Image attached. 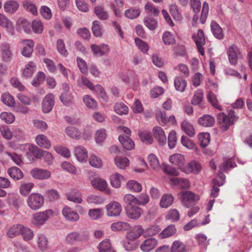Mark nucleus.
I'll list each match as a JSON object with an SVG mask.
<instances>
[{
    "mask_svg": "<svg viewBox=\"0 0 252 252\" xmlns=\"http://www.w3.org/2000/svg\"><path fill=\"white\" fill-rule=\"evenodd\" d=\"M158 241L154 238H150L146 239L141 244L140 248L143 252H148L153 249L157 245Z\"/></svg>",
    "mask_w": 252,
    "mask_h": 252,
    "instance_id": "a211bd4d",
    "label": "nucleus"
},
{
    "mask_svg": "<svg viewBox=\"0 0 252 252\" xmlns=\"http://www.w3.org/2000/svg\"><path fill=\"white\" fill-rule=\"evenodd\" d=\"M167 220H172L173 222L177 221L180 219V214L176 209H171L168 211L166 216Z\"/></svg>",
    "mask_w": 252,
    "mask_h": 252,
    "instance_id": "6e6d98bb",
    "label": "nucleus"
},
{
    "mask_svg": "<svg viewBox=\"0 0 252 252\" xmlns=\"http://www.w3.org/2000/svg\"><path fill=\"white\" fill-rule=\"evenodd\" d=\"M127 188L134 192H139L142 190V186L138 182L135 180H131L126 184Z\"/></svg>",
    "mask_w": 252,
    "mask_h": 252,
    "instance_id": "de8ad7c7",
    "label": "nucleus"
},
{
    "mask_svg": "<svg viewBox=\"0 0 252 252\" xmlns=\"http://www.w3.org/2000/svg\"><path fill=\"white\" fill-rule=\"evenodd\" d=\"M124 201L126 204L125 210L138 205L137 198L131 194H126L124 197Z\"/></svg>",
    "mask_w": 252,
    "mask_h": 252,
    "instance_id": "b1692460",
    "label": "nucleus"
},
{
    "mask_svg": "<svg viewBox=\"0 0 252 252\" xmlns=\"http://www.w3.org/2000/svg\"><path fill=\"white\" fill-rule=\"evenodd\" d=\"M138 206L127 208L125 210L126 215L129 219L137 220L140 217L142 211Z\"/></svg>",
    "mask_w": 252,
    "mask_h": 252,
    "instance_id": "2eb2a0df",
    "label": "nucleus"
},
{
    "mask_svg": "<svg viewBox=\"0 0 252 252\" xmlns=\"http://www.w3.org/2000/svg\"><path fill=\"white\" fill-rule=\"evenodd\" d=\"M198 123L199 125L204 127H212L214 126L215 120L210 115L205 114L198 119Z\"/></svg>",
    "mask_w": 252,
    "mask_h": 252,
    "instance_id": "f3484780",
    "label": "nucleus"
},
{
    "mask_svg": "<svg viewBox=\"0 0 252 252\" xmlns=\"http://www.w3.org/2000/svg\"><path fill=\"white\" fill-rule=\"evenodd\" d=\"M114 111L117 114L123 115L128 113V107L122 102L116 103L114 105Z\"/></svg>",
    "mask_w": 252,
    "mask_h": 252,
    "instance_id": "a19ab883",
    "label": "nucleus"
},
{
    "mask_svg": "<svg viewBox=\"0 0 252 252\" xmlns=\"http://www.w3.org/2000/svg\"><path fill=\"white\" fill-rule=\"evenodd\" d=\"M203 98V92L201 90H198L194 94L191 103L192 105H200Z\"/></svg>",
    "mask_w": 252,
    "mask_h": 252,
    "instance_id": "8fccbe9b",
    "label": "nucleus"
},
{
    "mask_svg": "<svg viewBox=\"0 0 252 252\" xmlns=\"http://www.w3.org/2000/svg\"><path fill=\"white\" fill-rule=\"evenodd\" d=\"M107 215L110 217L119 216L122 211L121 204L116 201L110 203L106 206Z\"/></svg>",
    "mask_w": 252,
    "mask_h": 252,
    "instance_id": "9d476101",
    "label": "nucleus"
},
{
    "mask_svg": "<svg viewBox=\"0 0 252 252\" xmlns=\"http://www.w3.org/2000/svg\"><path fill=\"white\" fill-rule=\"evenodd\" d=\"M65 132L67 135L72 138L78 139L80 137V132L75 127H67L66 128Z\"/></svg>",
    "mask_w": 252,
    "mask_h": 252,
    "instance_id": "5fc2aeb1",
    "label": "nucleus"
},
{
    "mask_svg": "<svg viewBox=\"0 0 252 252\" xmlns=\"http://www.w3.org/2000/svg\"><path fill=\"white\" fill-rule=\"evenodd\" d=\"M1 58L4 62H9L13 57L10 45L6 42L2 43L0 45Z\"/></svg>",
    "mask_w": 252,
    "mask_h": 252,
    "instance_id": "39448f33",
    "label": "nucleus"
},
{
    "mask_svg": "<svg viewBox=\"0 0 252 252\" xmlns=\"http://www.w3.org/2000/svg\"><path fill=\"white\" fill-rule=\"evenodd\" d=\"M169 160L172 164L181 167L184 164L185 158L183 155L177 154L171 155Z\"/></svg>",
    "mask_w": 252,
    "mask_h": 252,
    "instance_id": "72a5a7b5",
    "label": "nucleus"
},
{
    "mask_svg": "<svg viewBox=\"0 0 252 252\" xmlns=\"http://www.w3.org/2000/svg\"><path fill=\"white\" fill-rule=\"evenodd\" d=\"M111 228L113 231H125L129 229V225L126 222L119 221L113 223Z\"/></svg>",
    "mask_w": 252,
    "mask_h": 252,
    "instance_id": "e433bc0d",
    "label": "nucleus"
},
{
    "mask_svg": "<svg viewBox=\"0 0 252 252\" xmlns=\"http://www.w3.org/2000/svg\"><path fill=\"white\" fill-rule=\"evenodd\" d=\"M38 246L40 249L44 251L48 247V240L47 238L43 234H40L38 236Z\"/></svg>",
    "mask_w": 252,
    "mask_h": 252,
    "instance_id": "338daca9",
    "label": "nucleus"
},
{
    "mask_svg": "<svg viewBox=\"0 0 252 252\" xmlns=\"http://www.w3.org/2000/svg\"><path fill=\"white\" fill-rule=\"evenodd\" d=\"M154 138L160 146L164 145L166 143V137L163 129L159 126H155L153 129Z\"/></svg>",
    "mask_w": 252,
    "mask_h": 252,
    "instance_id": "4468645a",
    "label": "nucleus"
},
{
    "mask_svg": "<svg viewBox=\"0 0 252 252\" xmlns=\"http://www.w3.org/2000/svg\"><path fill=\"white\" fill-rule=\"evenodd\" d=\"M193 38L196 43L198 52L201 55H204V49L203 46L205 44L206 42L203 30H199L197 35L193 36Z\"/></svg>",
    "mask_w": 252,
    "mask_h": 252,
    "instance_id": "1a4fd4ad",
    "label": "nucleus"
},
{
    "mask_svg": "<svg viewBox=\"0 0 252 252\" xmlns=\"http://www.w3.org/2000/svg\"><path fill=\"white\" fill-rule=\"evenodd\" d=\"M181 126L182 129L185 133L190 137L195 135V129L192 125L187 121H184L182 122Z\"/></svg>",
    "mask_w": 252,
    "mask_h": 252,
    "instance_id": "cd10ccee",
    "label": "nucleus"
},
{
    "mask_svg": "<svg viewBox=\"0 0 252 252\" xmlns=\"http://www.w3.org/2000/svg\"><path fill=\"white\" fill-rule=\"evenodd\" d=\"M31 174L34 178L39 180L47 179L51 176V173L50 171L38 168L32 169L31 171Z\"/></svg>",
    "mask_w": 252,
    "mask_h": 252,
    "instance_id": "ddd939ff",
    "label": "nucleus"
},
{
    "mask_svg": "<svg viewBox=\"0 0 252 252\" xmlns=\"http://www.w3.org/2000/svg\"><path fill=\"white\" fill-rule=\"evenodd\" d=\"M238 119V116L233 110L229 111L228 115L224 113H220L217 116L218 122L220 125V129L222 131H226Z\"/></svg>",
    "mask_w": 252,
    "mask_h": 252,
    "instance_id": "f257e3e1",
    "label": "nucleus"
},
{
    "mask_svg": "<svg viewBox=\"0 0 252 252\" xmlns=\"http://www.w3.org/2000/svg\"><path fill=\"white\" fill-rule=\"evenodd\" d=\"M174 86L177 91L183 92L186 88L187 82L181 77H176L174 80Z\"/></svg>",
    "mask_w": 252,
    "mask_h": 252,
    "instance_id": "f704fd0d",
    "label": "nucleus"
},
{
    "mask_svg": "<svg viewBox=\"0 0 252 252\" xmlns=\"http://www.w3.org/2000/svg\"><path fill=\"white\" fill-rule=\"evenodd\" d=\"M57 48L58 52L64 57L68 55V52L65 47V44L62 39H59L57 41Z\"/></svg>",
    "mask_w": 252,
    "mask_h": 252,
    "instance_id": "0e129e2a",
    "label": "nucleus"
},
{
    "mask_svg": "<svg viewBox=\"0 0 252 252\" xmlns=\"http://www.w3.org/2000/svg\"><path fill=\"white\" fill-rule=\"evenodd\" d=\"M211 31L215 37L219 39L223 38L224 35L222 29L220 26L215 21H212L211 23Z\"/></svg>",
    "mask_w": 252,
    "mask_h": 252,
    "instance_id": "393cba45",
    "label": "nucleus"
},
{
    "mask_svg": "<svg viewBox=\"0 0 252 252\" xmlns=\"http://www.w3.org/2000/svg\"><path fill=\"white\" fill-rule=\"evenodd\" d=\"M54 105V97L53 94H49L46 95L43 99L42 108L45 113L50 112Z\"/></svg>",
    "mask_w": 252,
    "mask_h": 252,
    "instance_id": "f8f14e48",
    "label": "nucleus"
},
{
    "mask_svg": "<svg viewBox=\"0 0 252 252\" xmlns=\"http://www.w3.org/2000/svg\"><path fill=\"white\" fill-rule=\"evenodd\" d=\"M162 40L164 43L166 45H169L175 43V40L173 34L170 32H164L162 36Z\"/></svg>",
    "mask_w": 252,
    "mask_h": 252,
    "instance_id": "680f3d73",
    "label": "nucleus"
},
{
    "mask_svg": "<svg viewBox=\"0 0 252 252\" xmlns=\"http://www.w3.org/2000/svg\"><path fill=\"white\" fill-rule=\"evenodd\" d=\"M62 212L65 219L69 221L76 222L79 219L77 213L68 206L64 207Z\"/></svg>",
    "mask_w": 252,
    "mask_h": 252,
    "instance_id": "9b49d317",
    "label": "nucleus"
},
{
    "mask_svg": "<svg viewBox=\"0 0 252 252\" xmlns=\"http://www.w3.org/2000/svg\"><path fill=\"white\" fill-rule=\"evenodd\" d=\"M103 209L100 208L91 209L89 211V215L93 220H97L103 215Z\"/></svg>",
    "mask_w": 252,
    "mask_h": 252,
    "instance_id": "4d7b16f0",
    "label": "nucleus"
},
{
    "mask_svg": "<svg viewBox=\"0 0 252 252\" xmlns=\"http://www.w3.org/2000/svg\"><path fill=\"white\" fill-rule=\"evenodd\" d=\"M201 168L202 166L198 161L192 160L187 166L182 168L181 170L186 173L197 174L200 172Z\"/></svg>",
    "mask_w": 252,
    "mask_h": 252,
    "instance_id": "6e6552de",
    "label": "nucleus"
},
{
    "mask_svg": "<svg viewBox=\"0 0 252 252\" xmlns=\"http://www.w3.org/2000/svg\"><path fill=\"white\" fill-rule=\"evenodd\" d=\"M98 249L99 252H106V251L113 250L110 241L107 239L100 243L98 246Z\"/></svg>",
    "mask_w": 252,
    "mask_h": 252,
    "instance_id": "052dcab7",
    "label": "nucleus"
},
{
    "mask_svg": "<svg viewBox=\"0 0 252 252\" xmlns=\"http://www.w3.org/2000/svg\"><path fill=\"white\" fill-rule=\"evenodd\" d=\"M90 164L95 168H99L101 167L102 162L101 159L94 155H92L89 158Z\"/></svg>",
    "mask_w": 252,
    "mask_h": 252,
    "instance_id": "864d4df0",
    "label": "nucleus"
},
{
    "mask_svg": "<svg viewBox=\"0 0 252 252\" xmlns=\"http://www.w3.org/2000/svg\"><path fill=\"white\" fill-rule=\"evenodd\" d=\"M89 234L88 233L83 232L78 233L73 232L68 234L66 237V241L70 244H74L77 242L83 241L88 239Z\"/></svg>",
    "mask_w": 252,
    "mask_h": 252,
    "instance_id": "423d86ee",
    "label": "nucleus"
},
{
    "mask_svg": "<svg viewBox=\"0 0 252 252\" xmlns=\"http://www.w3.org/2000/svg\"><path fill=\"white\" fill-rule=\"evenodd\" d=\"M0 118L7 124H11L15 120V117L13 114L5 112L0 114Z\"/></svg>",
    "mask_w": 252,
    "mask_h": 252,
    "instance_id": "69168bd1",
    "label": "nucleus"
},
{
    "mask_svg": "<svg viewBox=\"0 0 252 252\" xmlns=\"http://www.w3.org/2000/svg\"><path fill=\"white\" fill-rule=\"evenodd\" d=\"M123 179V177L121 174L116 173L110 177L111 184L113 187L118 188L121 186V181Z\"/></svg>",
    "mask_w": 252,
    "mask_h": 252,
    "instance_id": "c03bdc74",
    "label": "nucleus"
},
{
    "mask_svg": "<svg viewBox=\"0 0 252 252\" xmlns=\"http://www.w3.org/2000/svg\"><path fill=\"white\" fill-rule=\"evenodd\" d=\"M174 198L170 194H165L162 195L160 201L161 207L167 208L173 203Z\"/></svg>",
    "mask_w": 252,
    "mask_h": 252,
    "instance_id": "473e14b6",
    "label": "nucleus"
},
{
    "mask_svg": "<svg viewBox=\"0 0 252 252\" xmlns=\"http://www.w3.org/2000/svg\"><path fill=\"white\" fill-rule=\"evenodd\" d=\"M140 13L141 11L139 9L130 8L125 11V14L127 18L132 19L137 18Z\"/></svg>",
    "mask_w": 252,
    "mask_h": 252,
    "instance_id": "603ef678",
    "label": "nucleus"
},
{
    "mask_svg": "<svg viewBox=\"0 0 252 252\" xmlns=\"http://www.w3.org/2000/svg\"><path fill=\"white\" fill-rule=\"evenodd\" d=\"M45 77L46 76L44 73L41 71L38 72L33 79L32 83V85L34 87L39 86L40 84L44 81Z\"/></svg>",
    "mask_w": 252,
    "mask_h": 252,
    "instance_id": "bf43d9fd",
    "label": "nucleus"
},
{
    "mask_svg": "<svg viewBox=\"0 0 252 252\" xmlns=\"http://www.w3.org/2000/svg\"><path fill=\"white\" fill-rule=\"evenodd\" d=\"M22 6L24 9L31 12L34 15H37V10L36 6L31 1L25 0L23 1Z\"/></svg>",
    "mask_w": 252,
    "mask_h": 252,
    "instance_id": "c9c22d12",
    "label": "nucleus"
},
{
    "mask_svg": "<svg viewBox=\"0 0 252 252\" xmlns=\"http://www.w3.org/2000/svg\"><path fill=\"white\" fill-rule=\"evenodd\" d=\"M53 216V211L50 209L37 212L33 215L31 222L36 227L40 226L44 224Z\"/></svg>",
    "mask_w": 252,
    "mask_h": 252,
    "instance_id": "f03ea898",
    "label": "nucleus"
},
{
    "mask_svg": "<svg viewBox=\"0 0 252 252\" xmlns=\"http://www.w3.org/2000/svg\"><path fill=\"white\" fill-rule=\"evenodd\" d=\"M177 142L176 133L175 131H171L168 134V143L170 149H173L176 146Z\"/></svg>",
    "mask_w": 252,
    "mask_h": 252,
    "instance_id": "774afa93",
    "label": "nucleus"
},
{
    "mask_svg": "<svg viewBox=\"0 0 252 252\" xmlns=\"http://www.w3.org/2000/svg\"><path fill=\"white\" fill-rule=\"evenodd\" d=\"M67 199L76 203H81L82 201L81 193L78 190L73 189L66 194Z\"/></svg>",
    "mask_w": 252,
    "mask_h": 252,
    "instance_id": "a878e982",
    "label": "nucleus"
},
{
    "mask_svg": "<svg viewBox=\"0 0 252 252\" xmlns=\"http://www.w3.org/2000/svg\"><path fill=\"white\" fill-rule=\"evenodd\" d=\"M36 142L41 147L49 149L51 146V142L48 138L44 135L39 134L36 137Z\"/></svg>",
    "mask_w": 252,
    "mask_h": 252,
    "instance_id": "bb28decb",
    "label": "nucleus"
},
{
    "mask_svg": "<svg viewBox=\"0 0 252 252\" xmlns=\"http://www.w3.org/2000/svg\"><path fill=\"white\" fill-rule=\"evenodd\" d=\"M23 225L15 224L10 228L7 232V236L9 238H13L19 235L21 233Z\"/></svg>",
    "mask_w": 252,
    "mask_h": 252,
    "instance_id": "2f4dec72",
    "label": "nucleus"
},
{
    "mask_svg": "<svg viewBox=\"0 0 252 252\" xmlns=\"http://www.w3.org/2000/svg\"><path fill=\"white\" fill-rule=\"evenodd\" d=\"M92 31L95 37H101L102 36V29L99 21L96 20L93 22Z\"/></svg>",
    "mask_w": 252,
    "mask_h": 252,
    "instance_id": "37998d69",
    "label": "nucleus"
},
{
    "mask_svg": "<svg viewBox=\"0 0 252 252\" xmlns=\"http://www.w3.org/2000/svg\"><path fill=\"white\" fill-rule=\"evenodd\" d=\"M19 3L14 0L7 1L4 4V9L6 12L9 14L15 13L19 7Z\"/></svg>",
    "mask_w": 252,
    "mask_h": 252,
    "instance_id": "c756f323",
    "label": "nucleus"
},
{
    "mask_svg": "<svg viewBox=\"0 0 252 252\" xmlns=\"http://www.w3.org/2000/svg\"><path fill=\"white\" fill-rule=\"evenodd\" d=\"M186 249L185 245L180 241H175L173 242L171 252H186Z\"/></svg>",
    "mask_w": 252,
    "mask_h": 252,
    "instance_id": "09e8293b",
    "label": "nucleus"
},
{
    "mask_svg": "<svg viewBox=\"0 0 252 252\" xmlns=\"http://www.w3.org/2000/svg\"><path fill=\"white\" fill-rule=\"evenodd\" d=\"M94 12L100 20H105L108 18L107 12L105 10L102 6H95L94 9Z\"/></svg>",
    "mask_w": 252,
    "mask_h": 252,
    "instance_id": "58836bf2",
    "label": "nucleus"
},
{
    "mask_svg": "<svg viewBox=\"0 0 252 252\" xmlns=\"http://www.w3.org/2000/svg\"><path fill=\"white\" fill-rule=\"evenodd\" d=\"M22 43L26 45L22 51L23 56L26 57H30L32 54L34 46V42L31 39H24Z\"/></svg>",
    "mask_w": 252,
    "mask_h": 252,
    "instance_id": "dca6fc26",
    "label": "nucleus"
},
{
    "mask_svg": "<svg viewBox=\"0 0 252 252\" xmlns=\"http://www.w3.org/2000/svg\"><path fill=\"white\" fill-rule=\"evenodd\" d=\"M44 201V197L40 194L32 193L28 198L27 203L31 209L36 210L42 206Z\"/></svg>",
    "mask_w": 252,
    "mask_h": 252,
    "instance_id": "20e7f679",
    "label": "nucleus"
},
{
    "mask_svg": "<svg viewBox=\"0 0 252 252\" xmlns=\"http://www.w3.org/2000/svg\"><path fill=\"white\" fill-rule=\"evenodd\" d=\"M83 101L86 106L90 108H95L97 106L96 101L88 95H86L84 96Z\"/></svg>",
    "mask_w": 252,
    "mask_h": 252,
    "instance_id": "13d9d810",
    "label": "nucleus"
},
{
    "mask_svg": "<svg viewBox=\"0 0 252 252\" xmlns=\"http://www.w3.org/2000/svg\"><path fill=\"white\" fill-rule=\"evenodd\" d=\"M180 194L182 203L187 208H190L194 206L199 200V195L191 191H183L180 193Z\"/></svg>",
    "mask_w": 252,
    "mask_h": 252,
    "instance_id": "7ed1b4c3",
    "label": "nucleus"
},
{
    "mask_svg": "<svg viewBox=\"0 0 252 252\" xmlns=\"http://www.w3.org/2000/svg\"><path fill=\"white\" fill-rule=\"evenodd\" d=\"M2 102L5 105L13 107L15 104V100L13 96L9 93H4L1 96Z\"/></svg>",
    "mask_w": 252,
    "mask_h": 252,
    "instance_id": "49530a36",
    "label": "nucleus"
},
{
    "mask_svg": "<svg viewBox=\"0 0 252 252\" xmlns=\"http://www.w3.org/2000/svg\"><path fill=\"white\" fill-rule=\"evenodd\" d=\"M144 23L147 28L151 31L154 30L158 27L157 20L151 16L145 17Z\"/></svg>",
    "mask_w": 252,
    "mask_h": 252,
    "instance_id": "4c0bfd02",
    "label": "nucleus"
},
{
    "mask_svg": "<svg viewBox=\"0 0 252 252\" xmlns=\"http://www.w3.org/2000/svg\"><path fill=\"white\" fill-rule=\"evenodd\" d=\"M91 184L94 188L103 191L107 188L106 182L99 178H95L91 181Z\"/></svg>",
    "mask_w": 252,
    "mask_h": 252,
    "instance_id": "7c9ffc66",
    "label": "nucleus"
},
{
    "mask_svg": "<svg viewBox=\"0 0 252 252\" xmlns=\"http://www.w3.org/2000/svg\"><path fill=\"white\" fill-rule=\"evenodd\" d=\"M209 11V4L206 1H204L203 3L202 9L200 16V22L204 24L207 19Z\"/></svg>",
    "mask_w": 252,
    "mask_h": 252,
    "instance_id": "e2e57ef3",
    "label": "nucleus"
},
{
    "mask_svg": "<svg viewBox=\"0 0 252 252\" xmlns=\"http://www.w3.org/2000/svg\"><path fill=\"white\" fill-rule=\"evenodd\" d=\"M119 140L123 148L126 150H131L134 147V143L128 136L121 135L119 137Z\"/></svg>",
    "mask_w": 252,
    "mask_h": 252,
    "instance_id": "aec40b11",
    "label": "nucleus"
},
{
    "mask_svg": "<svg viewBox=\"0 0 252 252\" xmlns=\"http://www.w3.org/2000/svg\"><path fill=\"white\" fill-rule=\"evenodd\" d=\"M7 173L14 180L17 181L23 178L24 174L21 170L17 167L13 166L9 168Z\"/></svg>",
    "mask_w": 252,
    "mask_h": 252,
    "instance_id": "5701e85b",
    "label": "nucleus"
},
{
    "mask_svg": "<svg viewBox=\"0 0 252 252\" xmlns=\"http://www.w3.org/2000/svg\"><path fill=\"white\" fill-rule=\"evenodd\" d=\"M177 230L174 224H170L166 227L158 236L161 239H164L174 235L176 233Z\"/></svg>",
    "mask_w": 252,
    "mask_h": 252,
    "instance_id": "c85d7f7f",
    "label": "nucleus"
},
{
    "mask_svg": "<svg viewBox=\"0 0 252 252\" xmlns=\"http://www.w3.org/2000/svg\"><path fill=\"white\" fill-rule=\"evenodd\" d=\"M115 162L117 167L122 169H125L129 164V160L126 157H117L115 158Z\"/></svg>",
    "mask_w": 252,
    "mask_h": 252,
    "instance_id": "79ce46f5",
    "label": "nucleus"
},
{
    "mask_svg": "<svg viewBox=\"0 0 252 252\" xmlns=\"http://www.w3.org/2000/svg\"><path fill=\"white\" fill-rule=\"evenodd\" d=\"M171 184L181 189H187L189 187L190 183L188 179L173 177L170 180Z\"/></svg>",
    "mask_w": 252,
    "mask_h": 252,
    "instance_id": "6ab92c4d",
    "label": "nucleus"
},
{
    "mask_svg": "<svg viewBox=\"0 0 252 252\" xmlns=\"http://www.w3.org/2000/svg\"><path fill=\"white\" fill-rule=\"evenodd\" d=\"M208 101L215 107L220 110H221V107L217 99L216 95L212 92H209L207 95Z\"/></svg>",
    "mask_w": 252,
    "mask_h": 252,
    "instance_id": "3c124183",
    "label": "nucleus"
},
{
    "mask_svg": "<svg viewBox=\"0 0 252 252\" xmlns=\"http://www.w3.org/2000/svg\"><path fill=\"white\" fill-rule=\"evenodd\" d=\"M210 134L208 132L200 133L198 135V138L200 143V146L203 147H206L210 142Z\"/></svg>",
    "mask_w": 252,
    "mask_h": 252,
    "instance_id": "a18cd8bd",
    "label": "nucleus"
},
{
    "mask_svg": "<svg viewBox=\"0 0 252 252\" xmlns=\"http://www.w3.org/2000/svg\"><path fill=\"white\" fill-rule=\"evenodd\" d=\"M144 233V229L140 226H135L130 231L126 234L127 238L130 241L139 238Z\"/></svg>",
    "mask_w": 252,
    "mask_h": 252,
    "instance_id": "412c9836",
    "label": "nucleus"
},
{
    "mask_svg": "<svg viewBox=\"0 0 252 252\" xmlns=\"http://www.w3.org/2000/svg\"><path fill=\"white\" fill-rule=\"evenodd\" d=\"M35 65L33 62H30L23 71V76L26 78L31 77L33 73Z\"/></svg>",
    "mask_w": 252,
    "mask_h": 252,
    "instance_id": "ea45409f",
    "label": "nucleus"
},
{
    "mask_svg": "<svg viewBox=\"0 0 252 252\" xmlns=\"http://www.w3.org/2000/svg\"><path fill=\"white\" fill-rule=\"evenodd\" d=\"M74 153L78 161L82 162L86 161L88 158V153L83 147L78 146L76 147Z\"/></svg>",
    "mask_w": 252,
    "mask_h": 252,
    "instance_id": "4be33fe9",
    "label": "nucleus"
},
{
    "mask_svg": "<svg viewBox=\"0 0 252 252\" xmlns=\"http://www.w3.org/2000/svg\"><path fill=\"white\" fill-rule=\"evenodd\" d=\"M227 54L229 62L232 65H236L238 58L242 56L239 48L234 44L228 48Z\"/></svg>",
    "mask_w": 252,
    "mask_h": 252,
    "instance_id": "0eeeda50",
    "label": "nucleus"
}]
</instances>
